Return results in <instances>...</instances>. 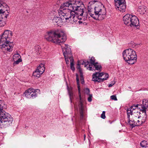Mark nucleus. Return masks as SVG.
<instances>
[{
	"instance_id": "11",
	"label": "nucleus",
	"mask_w": 148,
	"mask_h": 148,
	"mask_svg": "<svg viewBox=\"0 0 148 148\" xmlns=\"http://www.w3.org/2000/svg\"><path fill=\"white\" fill-rule=\"evenodd\" d=\"M83 63L82 64L84 65V67H86V69L90 71L93 70L94 69L92 68L93 65L96 63L95 59L93 57H92L90 59V62L88 61H83Z\"/></svg>"
},
{
	"instance_id": "1",
	"label": "nucleus",
	"mask_w": 148,
	"mask_h": 148,
	"mask_svg": "<svg viewBox=\"0 0 148 148\" xmlns=\"http://www.w3.org/2000/svg\"><path fill=\"white\" fill-rule=\"evenodd\" d=\"M82 0H68L60 6L58 12L60 17L54 16L52 19L54 25L58 26L66 21L72 24L78 22L80 24L86 19L87 16H83V8L80 5Z\"/></svg>"
},
{
	"instance_id": "46",
	"label": "nucleus",
	"mask_w": 148,
	"mask_h": 148,
	"mask_svg": "<svg viewBox=\"0 0 148 148\" xmlns=\"http://www.w3.org/2000/svg\"><path fill=\"white\" fill-rule=\"evenodd\" d=\"M1 5L0 4V7H1Z\"/></svg>"
},
{
	"instance_id": "34",
	"label": "nucleus",
	"mask_w": 148,
	"mask_h": 148,
	"mask_svg": "<svg viewBox=\"0 0 148 148\" xmlns=\"http://www.w3.org/2000/svg\"><path fill=\"white\" fill-rule=\"evenodd\" d=\"M110 98L112 100L117 101V99L115 95H113L110 96Z\"/></svg>"
},
{
	"instance_id": "25",
	"label": "nucleus",
	"mask_w": 148,
	"mask_h": 148,
	"mask_svg": "<svg viewBox=\"0 0 148 148\" xmlns=\"http://www.w3.org/2000/svg\"><path fill=\"white\" fill-rule=\"evenodd\" d=\"M14 60H15L19 59H21V57L20 55L18 53H16L15 54L13 57Z\"/></svg>"
},
{
	"instance_id": "24",
	"label": "nucleus",
	"mask_w": 148,
	"mask_h": 148,
	"mask_svg": "<svg viewBox=\"0 0 148 148\" xmlns=\"http://www.w3.org/2000/svg\"><path fill=\"white\" fill-rule=\"evenodd\" d=\"M83 61L81 60L80 61H79V62L78 61V63L77 65V69H78L79 70V72H81V71H82L81 69L80 68V65L81 64L83 65L82 64V63H83ZM83 65H84V64H83Z\"/></svg>"
},
{
	"instance_id": "26",
	"label": "nucleus",
	"mask_w": 148,
	"mask_h": 148,
	"mask_svg": "<svg viewBox=\"0 0 148 148\" xmlns=\"http://www.w3.org/2000/svg\"><path fill=\"white\" fill-rule=\"evenodd\" d=\"M7 14H6L5 12L2 9H0V16L1 17H5V16H6Z\"/></svg>"
},
{
	"instance_id": "40",
	"label": "nucleus",
	"mask_w": 148,
	"mask_h": 148,
	"mask_svg": "<svg viewBox=\"0 0 148 148\" xmlns=\"http://www.w3.org/2000/svg\"><path fill=\"white\" fill-rule=\"evenodd\" d=\"M115 82H114V81L112 82L111 84L108 85V87H110L112 86L115 84Z\"/></svg>"
},
{
	"instance_id": "29",
	"label": "nucleus",
	"mask_w": 148,
	"mask_h": 148,
	"mask_svg": "<svg viewBox=\"0 0 148 148\" xmlns=\"http://www.w3.org/2000/svg\"><path fill=\"white\" fill-rule=\"evenodd\" d=\"M57 12L54 11H51L50 12L49 14V16H56V14Z\"/></svg>"
},
{
	"instance_id": "37",
	"label": "nucleus",
	"mask_w": 148,
	"mask_h": 148,
	"mask_svg": "<svg viewBox=\"0 0 148 148\" xmlns=\"http://www.w3.org/2000/svg\"><path fill=\"white\" fill-rule=\"evenodd\" d=\"M92 95L91 94L89 95V96L88 98V100L89 102H91L92 100Z\"/></svg>"
},
{
	"instance_id": "30",
	"label": "nucleus",
	"mask_w": 148,
	"mask_h": 148,
	"mask_svg": "<svg viewBox=\"0 0 148 148\" xmlns=\"http://www.w3.org/2000/svg\"><path fill=\"white\" fill-rule=\"evenodd\" d=\"M41 48L40 46L36 45L35 46V49L36 52H38L39 54H40V51Z\"/></svg>"
},
{
	"instance_id": "36",
	"label": "nucleus",
	"mask_w": 148,
	"mask_h": 148,
	"mask_svg": "<svg viewBox=\"0 0 148 148\" xmlns=\"http://www.w3.org/2000/svg\"><path fill=\"white\" fill-rule=\"evenodd\" d=\"M105 112L103 111L102 112V113L101 115V117L103 119H105L106 118V116L105 115Z\"/></svg>"
},
{
	"instance_id": "47",
	"label": "nucleus",
	"mask_w": 148,
	"mask_h": 148,
	"mask_svg": "<svg viewBox=\"0 0 148 148\" xmlns=\"http://www.w3.org/2000/svg\"><path fill=\"white\" fill-rule=\"evenodd\" d=\"M129 88H130L131 87H129Z\"/></svg>"
},
{
	"instance_id": "41",
	"label": "nucleus",
	"mask_w": 148,
	"mask_h": 148,
	"mask_svg": "<svg viewBox=\"0 0 148 148\" xmlns=\"http://www.w3.org/2000/svg\"><path fill=\"white\" fill-rule=\"evenodd\" d=\"M131 122H132V123H134V122H135H135L134 121V119H132V120H130Z\"/></svg>"
},
{
	"instance_id": "42",
	"label": "nucleus",
	"mask_w": 148,
	"mask_h": 148,
	"mask_svg": "<svg viewBox=\"0 0 148 148\" xmlns=\"http://www.w3.org/2000/svg\"><path fill=\"white\" fill-rule=\"evenodd\" d=\"M81 80L82 81V84H84V79L83 80Z\"/></svg>"
},
{
	"instance_id": "12",
	"label": "nucleus",
	"mask_w": 148,
	"mask_h": 148,
	"mask_svg": "<svg viewBox=\"0 0 148 148\" xmlns=\"http://www.w3.org/2000/svg\"><path fill=\"white\" fill-rule=\"evenodd\" d=\"M63 54L65 58L66 64H69V61L68 58L66 57V55L68 53H69L71 51V49L69 47L68 45L63 44L61 46Z\"/></svg>"
},
{
	"instance_id": "18",
	"label": "nucleus",
	"mask_w": 148,
	"mask_h": 148,
	"mask_svg": "<svg viewBox=\"0 0 148 148\" xmlns=\"http://www.w3.org/2000/svg\"><path fill=\"white\" fill-rule=\"evenodd\" d=\"M146 7L144 6H139L138 9V11L140 14H144L146 12Z\"/></svg>"
},
{
	"instance_id": "27",
	"label": "nucleus",
	"mask_w": 148,
	"mask_h": 148,
	"mask_svg": "<svg viewBox=\"0 0 148 148\" xmlns=\"http://www.w3.org/2000/svg\"><path fill=\"white\" fill-rule=\"evenodd\" d=\"M128 124L130 125V126L132 128H133L136 125V124L135 123V122L132 123L131 122V121L130 119V118L129 119H128Z\"/></svg>"
},
{
	"instance_id": "43",
	"label": "nucleus",
	"mask_w": 148,
	"mask_h": 148,
	"mask_svg": "<svg viewBox=\"0 0 148 148\" xmlns=\"http://www.w3.org/2000/svg\"><path fill=\"white\" fill-rule=\"evenodd\" d=\"M85 137H86V135H84V139L85 138Z\"/></svg>"
},
{
	"instance_id": "19",
	"label": "nucleus",
	"mask_w": 148,
	"mask_h": 148,
	"mask_svg": "<svg viewBox=\"0 0 148 148\" xmlns=\"http://www.w3.org/2000/svg\"><path fill=\"white\" fill-rule=\"evenodd\" d=\"M101 67V66L99 64H98L97 62H96L95 64L92 66V68L94 69L93 70H95V71L97 70L100 71Z\"/></svg>"
},
{
	"instance_id": "16",
	"label": "nucleus",
	"mask_w": 148,
	"mask_h": 148,
	"mask_svg": "<svg viewBox=\"0 0 148 148\" xmlns=\"http://www.w3.org/2000/svg\"><path fill=\"white\" fill-rule=\"evenodd\" d=\"M132 15L127 14L123 18V20L125 24L128 26H130L131 22Z\"/></svg>"
},
{
	"instance_id": "28",
	"label": "nucleus",
	"mask_w": 148,
	"mask_h": 148,
	"mask_svg": "<svg viewBox=\"0 0 148 148\" xmlns=\"http://www.w3.org/2000/svg\"><path fill=\"white\" fill-rule=\"evenodd\" d=\"M138 104H136L133 105V106H131L130 108L132 110V111L134 112V110L136 109V108H138Z\"/></svg>"
},
{
	"instance_id": "23",
	"label": "nucleus",
	"mask_w": 148,
	"mask_h": 148,
	"mask_svg": "<svg viewBox=\"0 0 148 148\" xmlns=\"http://www.w3.org/2000/svg\"><path fill=\"white\" fill-rule=\"evenodd\" d=\"M68 91L70 98V101L71 102V103L72 102V99L73 98V94L72 92L69 89L68 90Z\"/></svg>"
},
{
	"instance_id": "44",
	"label": "nucleus",
	"mask_w": 148,
	"mask_h": 148,
	"mask_svg": "<svg viewBox=\"0 0 148 148\" xmlns=\"http://www.w3.org/2000/svg\"><path fill=\"white\" fill-rule=\"evenodd\" d=\"M2 0H0V2H1L2 1Z\"/></svg>"
},
{
	"instance_id": "5",
	"label": "nucleus",
	"mask_w": 148,
	"mask_h": 148,
	"mask_svg": "<svg viewBox=\"0 0 148 148\" xmlns=\"http://www.w3.org/2000/svg\"><path fill=\"white\" fill-rule=\"evenodd\" d=\"M5 105L4 102L0 100V127L5 128L12 125L13 119L11 116L3 110Z\"/></svg>"
},
{
	"instance_id": "14",
	"label": "nucleus",
	"mask_w": 148,
	"mask_h": 148,
	"mask_svg": "<svg viewBox=\"0 0 148 148\" xmlns=\"http://www.w3.org/2000/svg\"><path fill=\"white\" fill-rule=\"evenodd\" d=\"M102 75L101 73L99 72H95V73L92 75V80L95 82H103V80L102 79H101V75Z\"/></svg>"
},
{
	"instance_id": "33",
	"label": "nucleus",
	"mask_w": 148,
	"mask_h": 148,
	"mask_svg": "<svg viewBox=\"0 0 148 148\" xmlns=\"http://www.w3.org/2000/svg\"><path fill=\"white\" fill-rule=\"evenodd\" d=\"M16 61L14 63V64H18L20 62H21L22 60L21 59H18L16 60Z\"/></svg>"
},
{
	"instance_id": "13",
	"label": "nucleus",
	"mask_w": 148,
	"mask_h": 148,
	"mask_svg": "<svg viewBox=\"0 0 148 148\" xmlns=\"http://www.w3.org/2000/svg\"><path fill=\"white\" fill-rule=\"evenodd\" d=\"M138 108L140 110V112L142 113H146V111L148 110V100L144 99L143 100L142 104L138 105Z\"/></svg>"
},
{
	"instance_id": "10",
	"label": "nucleus",
	"mask_w": 148,
	"mask_h": 148,
	"mask_svg": "<svg viewBox=\"0 0 148 148\" xmlns=\"http://www.w3.org/2000/svg\"><path fill=\"white\" fill-rule=\"evenodd\" d=\"M78 92L79 99V101L78 105V107H79V117L80 119L81 120L83 119L84 116V112L85 107L83 105V101L82 99L80 90H78Z\"/></svg>"
},
{
	"instance_id": "2",
	"label": "nucleus",
	"mask_w": 148,
	"mask_h": 148,
	"mask_svg": "<svg viewBox=\"0 0 148 148\" xmlns=\"http://www.w3.org/2000/svg\"><path fill=\"white\" fill-rule=\"evenodd\" d=\"M89 14L94 19L102 20L106 16V11L104 6L97 0L90 2L88 6Z\"/></svg>"
},
{
	"instance_id": "15",
	"label": "nucleus",
	"mask_w": 148,
	"mask_h": 148,
	"mask_svg": "<svg viewBox=\"0 0 148 148\" xmlns=\"http://www.w3.org/2000/svg\"><path fill=\"white\" fill-rule=\"evenodd\" d=\"M139 23L138 19L136 16L132 15L130 26L137 27L139 26Z\"/></svg>"
},
{
	"instance_id": "9",
	"label": "nucleus",
	"mask_w": 148,
	"mask_h": 148,
	"mask_svg": "<svg viewBox=\"0 0 148 148\" xmlns=\"http://www.w3.org/2000/svg\"><path fill=\"white\" fill-rule=\"evenodd\" d=\"M45 70L44 64L41 63L35 71L33 73V75L35 77H39L44 72Z\"/></svg>"
},
{
	"instance_id": "38",
	"label": "nucleus",
	"mask_w": 148,
	"mask_h": 148,
	"mask_svg": "<svg viewBox=\"0 0 148 148\" xmlns=\"http://www.w3.org/2000/svg\"><path fill=\"white\" fill-rule=\"evenodd\" d=\"M85 93L87 94H88L90 92V90L88 88H86L84 90Z\"/></svg>"
},
{
	"instance_id": "45",
	"label": "nucleus",
	"mask_w": 148,
	"mask_h": 148,
	"mask_svg": "<svg viewBox=\"0 0 148 148\" xmlns=\"http://www.w3.org/2000/svg\"><path fill=\"white\" fill-rule=\"evenodd\" d=\"M68 54H69V53H68L67 55ZM67 56H68V55H67V54L66 55V57Z\"/></svg>"
},
{
	"instance_id": "17",
	"label": "nucleus",
	"mask_w": 148,
	"mask_h": 148,
	"mask_svg": "<svg viewBox=\"0 0 148 148\" xmlns=\"http://www.w3.org/2000/svg\"><path fill=\"white\" fill-rule=\"evenodd\" d=\"M143 114L142 115L139 116L138 119H139L141 120V122L143 123H145L147 120V115L146 113H143Z\"/></svg>"
},
{
	"instance_id": "31",
	"label": "nucleus",
	"mask_w": 148,
	"mask_h": 148,
	"mask_svg": "<svg viewBox=\"0 0 148 148\" xmlns=\"http://www.w3.org/2000/svg\"><path fill=\"white\" fill-rule=\"evenodd\" d=\"M76 80H77V87L78 89V90H80V86L79 84V79L78 77V76L77 75V78H76Z\"/></svg>"
},
{
	"instance_id": "39",
	"label": "nucleus",
	"mask_w": 148,
	"mask_h": 148,
	"mask_svg": "<svg viewBox=\"0 0 148 148\" xmlns=\"http://www.w3.org/2000/svg\"><path fill=\"white\" fill-rule=\"evenodd\" d=\"M79 73H80V77H81V80H83L84 78H83V76L82 71H81V72H79Z\"/></svg>"
},
{
	"instance_id": "3",
	"label": "nucleus",
	"mask_w": 148,
	"mask_h": 148,
	"mask_svg": "<svg viewBox=\"0 0 148 148\" xmlns=\"http://www.w3.org/2000/svg\"><path fill=\"white\" fill-rule=\"evenodd\" d=\"M45 38L48 41L61 45L66 40V36L62 30H57L48 32L45 35Z\"/></svg>"
},
{
	"instance_id": "8",
	"label": "nucleus",
	"mask_w": 148,
	"mask_h": 148,
	"mask_svg": "<svg viewBox=\"0 0 148 148\" xmlns=\"http://www.w3.org/2000/svg\"><path fill=\"white\" fill-rule=\"evenodd\" d=\"M39 89H37L36 91L32 88L26 90L24 92V94L27 98L30 99L31 98H34L37 96L36 92L38 91H39Z\"/></svg>"
},
{
	"instance_id": "21",
	"label": "nucleus",
	"mask_w": 148,
	"mask_h": 148,
	"mask_svg": "<svg viewBox=\"0 0 148 148\" xmlns=\"http://www.w3.org/2000/svg\"><path fill=\"white\" fill-rule=\"evenodd\" d=\"M102 74V75H101V79H102L103 80V82L104 80H106L109 77V75L108 74L106 73H101Z\"/></svg>"
},
{
	"instance_id": "6",
	"label": "nucleus",
	"mask_w": 148,
	"mask_h": 148,
	"mask_svg": "<svg viewBox=\"0 0 148 148\" xmlns=\"http://www.w3.org/2000/svg\"><path fill=\"white\" fill-rule=\"evenodd\" d=\"M122 54L123 59L129 64H132L136 61V52L132 49H128L124 50Z\"/></svg>"
},
{
	"instance_id": "35",
	"label": "nucleus",
	"mask_w": 148,
	"mask_h": 148,
	"mask_svg": "<svg viewBox=\"0 0 148 148\" xmlns=\"http://www.w3.org/2000/svg\"><path fill=\"white\" fill-rule=\"evenodd\" d=\"M71 69L73 71L75 70V68L74 66V64L73 62L71 61Z\"/></svg>"
},
{
	"instance_id": "20",
	"label": "nucleus",
	"mask_w": 148,
	"mask_h": 148,
	"mask_svg": "<svg viewBox=\"0 0 148 148\" xmlns=\"http://www.w3.org/2000/svg\"><path fill=\"white\" fill-rule=\"evenodd\" d=\"M127 117L128 119L130 118V115H132L133 114V113H135L136 112L135 111L133 112L132 111V110L131 109V108H130L127 109Z\"/></svg>"
},
{
	"instance_id": "7",
	"label": "nucleus",
	"mask_w": 148,
	"mask_h": 148,
	"mask_svg": "<svg viewBox=\"0 0 148 148\" xmlns=\"http://www.w3.org/2000/svg\"><path fill=\"white\" fill-rule=\"evenodd\" d=\"M116 8L121 12H123L126 10V2L125 0H114Z\"/></svg>"
},
{
	"instance_id": "4",
	"label": "nucleus",
	"mask_w": 148,
	"mask_h": 148,
	"mask_svg": "<svg viewBox=\"0 0 148 148\" xmlns=\"http://www.w3.org/2000/svg\"><path fill=\"white\" fill-rule=\"evenodd\" d=\"M12 36V32L10 30L5 31L0 38V48L3 52L11 51L12 50L13 44L10 42V38Z\"/></svg>"
},
{
	"instance_id": "32",
	"label": "nucleus",
	"mask_w": 148,
	"mask_h": 148,
	"mask_svg": "<svg viewBox=\"0 0 148 148\" xmlns=\"http://www.w3.org/2000/svg\"><path fill=\"white\" fill-rule=\"evenodd\" d=\"M138 119L136 123V125H140L143 124L141 122V120L139 119Z\"/></svg>"
},
{
	"instance_id": "22",
	"label": "nucleus",
	"mask_w": 148,
	"mask_h": 148,
	"mask_svg": "<svg viewBox=\"0 0 148 148\" xmlns=\"http://www.w3.org/2000/svg\"><path fill=\"white\" fill-rule=\"evenodd\" d=\"M140 145L143 148H148V144L146 141L143 140L140 143Z\"/></svg>"
}]
</instances>
